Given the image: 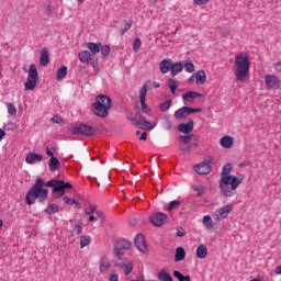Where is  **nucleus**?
<instances>
[{
    "label": "nucleus",
    "mask_w": 281,
    "mask_h": 281,
    "mask_svg": "<svg viewBox=\"0 0 281 281\" xmlns=\"http://www.w3.org/2000/svg\"><path fill=\"white\" fill-rule=\"evenodd\" d=\"M82 227H83L82 222H79L75 226V228L72 229L71 235L72 236H80V234H82Z\"/></svg>",
    "instance_id": "nucleus-41"
},
{
    "label": "nucleus",
    "mask_w": 281,
    "mask_h": 281,
    "mask_svg": "<svg viewBox=\"0 0 281 281\" xmlns=\"http://www.w3.org/2000/svg\"><path fill=\"white\" fill-rule=\"evenodd\" d=\"M69 131L72 135H85L86 137H92L95 134V128L85 123L71 125Z\"/></svg>",
    "instance_id": "nucleus-5"
},
{
    "label": "nucleus",
    "mask_w": 281,
    "mask_h": 281,
    "mask_svg": "<svg viewBox=\"0 0 281 281\" xmlns=\"http://www.w3.org/2000/svg\"><path fill=\"white\" fill-rule=\"evenodd\" d=\"M98 210V205L95 204H90L88 209H86L85 213L88 215V216H92L93 213Z\"/></svg>",
    "instance_id": "nucleus-49"
},
{
    "label": "nucleus",
    "mask_w": 281,
    "mask_h": 281,
    "mask_svg": "<svg viewBox=\"0 0 281 281\" xmlns=\"http://www.w3.org/2000/svg\"><path fill=\"white\" fill-rule=\"evenodd\" d=\"M97 104H101L108 109H111V97L106 94H99L94 101Z\"/></svg>",
    "instance_id": "nucleus-18"
},
{
    "label": "nucleus",
    "mask_w": 281,
    "mask_h": 281,
    "mask_svg": "<svg viewBox=\"0 0 281 281\" xmlns=\"http://www.w3.org/2000/svg\"><path fill=\"white\" fill-rule=\"evenodd\" d=\"M78 56L80 63H86V65L91 63V53H89V50H80Z\"/></svg>",
    "instance_id": "nucleus-26"
},
{
    "label": "nucleus",
    "mask_w": 281,
    "mask_h": 281,
    "mask_svg": "<svg viewBox=\"0 0 281 281\" xmlns=\"http://www.w3.org/2000/svg\"><path fill=\"white\" fill-rule=\"evenodd\" d=\"M181 260H186V249L178 247L175 254V262H181Z\"/></svg>",
    "instance_id": "nucleus-29"
},
{
    "label": "nucleus",
    "mask_w": 281,
    "mask_h": 281,
    "mask_svg": "<svg viewBox=\"0 0 281 281\" xmlns=\"http://www.w3.org/2000/svg\"><path fill=\"white\" fill-rule=\"evenodd\" d=\"M64 202L66 203V205H75L77 210H80V202H78V200L74 198H69L66 195L64 196Z\"/></svg>",
    "instance_id": "nucleus-34"
},
{
    "label": "nucleus",
    "mask_w": 281,
    "mask_h": 281,
    "mask_svg": "<svg viewBox=\"0 0 281 281\" xmlns=\"http://www.w3.org/2000/svg\"><path fill=\"white\" fill-rule=\"evenodd\" d=\"M205 80H207V76L204 70H199L195 74V82L196 85H205Z\"/></svg>",
    "instance_id": "nucleus-31"
},
{
    "label": "nucleus",
    "mask_w": 281,
    "mask_h": 281,
    "mask_svg": "<svg viewBox=\"0 0 281 281\" xmlns=\"http://www.w3.org/2000/svg\"><path fill=\"white\" fill-rule=\"evenodd\" d=\"M173 278H177L179 281H192V278L190 276H183L179 270L173 271Z\"/></svg>",
    "instance_id": "nucleus-36"
},
{
    "label": "nucleus",
    "mask_w": 281,
    "mask_h": 281,
    "mask_svg": "<svg viewBox=\"0 0 281 281\" xmlns=\"http://www.w3.org/2000/svg\"><path fill=\"white\" fill-rule=\"evenodd\" d=\"M176 236H178V238H183V236H186V232L184 231H178L176 233Z\"/></svg>",
    "instance_id": "nucleus-60"
},
{
    "label": "nucleus",
    "mask_w": 281,
    "mask_h": 281,
    "mask_svg": "<svg viewBox=\"0 0 281 281\" xmlns=\"http://www.w3.org/2000/svg\"><path fill=\"white\" fill-rule=\"evenodd\" d=\"M131 27H133V21H125V26L120 30L121 36H124Z\"/></svg>",
    "instance_id": "nucleus-42"
},
{
    "label": "nucleus",
    "mask_w": 281,
    "mask_h": 281,
    "mask_svg": "<svg viewBox=\"0 0 281 281\" xmlns=\"http://www.w3.org/2000/svg\"><path fill=\"white\" fill-rule=\"evenodd\" d=\"M196 256L200 258V260H203L207 257V246L204 244H201L196 248Z\"/></svg>",
    "instance_id": "nucleus-25"
},
{
    "label": "nucleus",
    "mask_w": 281,
    "mask_h": 281,
    "mask_svg": "<svg viewBox=\"0 0 281 281\" xmlns=\"http://www.w3.org/2000/svg\"><path fill=\"white\" fill-rule=\"evenodd\" d=\"M97 218H104V212L98 211L97 212Z\"/></svg>",
    "instance_id": "nucleus-61"
},
{
    "label": "nucleus",
    "mask_w": 281,
    "mask_h": 281,
    "mask_svg": "<svg viewBox=\"0 0 281 281\" xmlns=\"http://www.w3.org/2000/svg\"><path fill=\"white\" fill-rule=\"evenodd\" d=\"M127 120L137 128H142V131H153V128H155V126L150 125V122L146 120V116H143L139 112L134 116L128 115Z\"/></svg>",
    "instance_id": "nucleus-4"
},
{
    "label": "nucleus",
    "mask_w": 281,
    "mask_h": 281,
    "mask_svg": "<svg viewBox=\"0 0 281 281\" xmlns=\"http://www.w3.org/2000/svg\"><path fill=\"white\" fill-rule=\"evenodd\" d=\"M50 122H53V124H63V116H58V115L53 116L50 119Z\"/></svg>",
    "instance_id": "nucleus-55"
},
{
    "label": "nucleus",
    "mask_w": 281,
    "mask_h": 281,
    "mask_svg": "<svg viewBox=\"0 0 281 281\" xmlns=\"http://www.w3.org/2000/svg\"><path fill=\"white\" fill-rule=\"evenodd\" d=\"M179 142L182 144V145H190V142H192V135H187V136H179Z\"/></svg>",
    "instance_id": "nucleus-45"
},
{
    "label": "nucleus",
    "mask_w": 281,
    "mask_h": 281,
    "mask_svg": "<svg viewBox=\"0 0 281 281\" xmlns=\"http://www.w3.org/2000/svg\"><path fill=\"white\" fill-rule=\"evenodd\" d=\"M183 69H186V71L188 74H192V71H194V64L193 63H186L183 66Z\"/></svg>",
    "instance_id": "nucleus-52"
},
{
    "label": "nucleus",
    "mask_w": 281,
    "mask_h": 281,
    "mask_svg": "<svg viewBox=\"0 0 281 281\" xmlns=\"http://www.w3.org/2000/svg\"><path fill=\"white\" fill-rule=\"evenodd\" d=\"M56 78H57V80H65V78H67V66H61L57 70Z\"/></svg>",
    "instance_id": "nucleus-35"
},
{
    "label": "nucleus",
    "mask_w": 281,
    "mask_h": 281,
    "mask_svg": "<svg viewBox=\"0 0 281 281\" xmlns=\"http://www.w3.org/2000/svg\"><path fill=\"white\" fill-rule=\"evenodd\" d=\"M142 47V40L139 37H136L133 43V50L139 52V48Z\"/></svg>",
    "instance_id": "nucleus-50"
},
{
    "label": "nucleus",
    "mask_w": 281,
    "mask_h": 281,
    "mask_svg": "<svg viewBox=\"0 0 281 281\" xmlns=\"http://www.w3.org/2000/svg\"><path fill=\"white\" fill-rule=\"evenodd\" d=\"M110 108H105V105H102L101 103H92L91 104V111L97 115L98 117H106L109 115Z\"/></svg>",
    "instance_id": "nucleus-10"
},
{
    "label": "nucleus",
    "mask_w": 281,
    "mask_h": 281,
    "mask_svg": "<svg viewBox=\"0 0 281 281\" xmlns=\"http://www.w3.org/2000/svg\"><path fill=\"white\" fill-rule=\"evenodd\" d=\"M179 150H181V153H190V150H192V146L191 145H183V144H180L179 145Z\"/></svg>",
    "instance_id": "nucleus-53"
},
{
    "label": "nucleus",
    "mask_w": 281,
    "mask_h": 281,
    "mask_svg": "<svg viewBox=\"0 0 281 281\" xmlns=\"http://www.w3.org/2000/svg\"><path fill=\"white\" fill-rule=\"evenodd\" d=\"M149 221H150V223H153V225L155 227H161V225H164V223H166V221H168V215L165 213L158 212V213L150 215Z\"/></svg>",
    "instance_id": "nucleus-11"
},
{
    "label": "nucleus",
    "mask_w": 281,
    "mask_h": 281,
    "mask_svg": "<svg viewBox=\"0 0 281 281\" xmlns=\"http://www.w3.org/2000/svg\"><path fill=\"white\" fill-rule=\"evenodd\" d=\"M99 271L100 273H106L109 269H111V262H109V259L106 257H102L99 262Z\"/></svg>",
    "instance_id": "nucleus-21"
},
{
    "label": "nucleus",
    "mask_w": 281,
    "mask_h": 281,
    "mask_svg": "<svg viewBox=\"0 0 281 281\" xmlns=\"http://www.w3.org/2000/svg\"><path fill=\"white\" fill-rule=\"evenodd\" d=\"M232 172V164H226L222 168V177L220 179V189L223 196L229 198L236 194L238 186L243 183V177L228 176Z\"/></svg>",
    "instance_id": "nucleus-2"
},
{
    "label": "nucleus",
    "mask_w": 281,
    "mask_h": 281,
    "mask_svg": "<svg viewBox=\"0 0 281 281\" xmlns=\"http://www.w3.org/2000/svg\"><path fill=\"white\" fill-rule=\"evenodd\" d=\"M201 95L202 94L200 92L189 91V92L182 94V100H184V102H190V100L201 98Z\"/></svg>",
    "instance_id": "nucleus-30"
},
{
    "label": "nucleus",
    "mask_w": 281,
    "mask_h": 281,
    "mask_svg": "<svg viewBox=\"0 0 281 281\" xmlns=\"http://www.w3.org/2000/svg\"><path fill=\"white\" fill-rule=\"evenodd\" d=\"M210 0H193V3L195 5H205V3H209Z\"/></svg>",
    "instance_id": "nucleus-56"
},
{
    "label": "nucleus",
    "mask_w": 281,
    "mask_h": 281,
    "mask_svg": "<svg viewBox=\"0 0 281 281\" xmlns=\"http://www.w3.org/2000/svg\"><path fill=\"white\" fill-rule=\"evenodd\" d=\"M273 68L276 69V71H278L279 74H281V61H277L273 64Z\"/></svg>",
    "instance_id": "nucleus-58"
},
{
    "label": "nucleus",
    "mask_w": 281,
    "mask_h": 281,
    "mask_svg": "<svg viewBox=\"0 0 281 281\" xmlns=\"http://www.w3.org/2000/svg\"><path fill=\"white\" fill-rule=\"evenodd\" d=\"M160 71L161 74H168V71L170 70L171 71V68H172V59H164L160 61Z\"/></svg>",
    "instance_id": "nucleus-20"
},
{
    "label": "nucleus",
    "mask_w": 281,
    "mask_h": 281,
    "mask_svg": "<svg viewBox=\"0 0 281 281\" xmlns=\"http://www.w3.org/2000/svg\"><path fill=\"white\" fill-rule=\"evenodd\" d=\"M109 281H120V276H117V273H112L109 277Z\"/></svg>",
    "instance_id": "nucleus-57"
},
{
    "label": "nucleus",
    "mask_w": 281,
    "mask_h": 281,
    "mask_svg": "<svg viewBox=\"0 0 281 281\" xmlns=\"http://www.w3.org/2000/svg\"><path fill=\"white\" fill-rule=\"evenodd\" d=\"M235 80L236 82H243L249 76V57L247 53L241 52L235 57Z\"/></svg>",
    "instance_id": "nucleus-3"
},
{
    "label": "nucleus",
    "mask_w": 281,
    "mask_h": 281,
    "mask_svg": "<svg viewBox=\"0 0 281 281\" xmlns=\"http://www.w3.org/2000/svg\"><path fill=\"white\" fill-rule=\"evenodd\" d=\"M265 85L267 89L278 91V89H280L281 81L278 76L268 74L265 76Z\"/></svg>",
    "instance_id": "nucleus-9"
},
{
    "label": "nucleus",
    "mask_w": 281,
    "mask_h": 281,
    "mask_svg": "<svg viewBox=\"0 0 281 281\" xmlns=\"http://www.w3.org/2000/svg\"><path fill=\"white\" fill-rule=\"evenodd\" d=\"M27 78L31 80H38V70L36 69V64H31Z\"/></svg>",
    "instance_id": "nucleus-28"
},
{
    "label": "nucleus",
    "mask_w": 281,
    "mask_h": 281,
    "mask_svg": "<svg viewBox=\"0 0 281 281\" xmlns=\"http://www.w3.org/2000/svg\"><path fill=\"white\" fill-rule=\"evenodd\" d=\"M5 137V131L0 128V142Z\"/></svg>",
    "instance_id": "nucleus-64"
},
{
    "label": "nucleus",
    "mask_w": 281,
    "mask_h": 281,
    "mask_svg": "<svg viewBox=\"0 0 281 281\" xmlns=\"http://www.w3.org/2000/svg\"><path fill=\"white\" fill-rule=\"evenodd\" d=\"M25 161L30 165L41 164V161H43V156L41 154L29 153L25 157Z\"/></svg>",
    "instance_id": "nucleus-17"
},
{
    "label": "nucleus",
    "mask_w": 281,
    "mask_h": 281,
    "mask_svg": "<svg viewBox=\"0 0 281 281\" xmlns=\"http://www.w3.org/2000/svg\"><path fill=\"white\" fill-rule=\"evenodd\" d=\"M192 188L194 192H198V196H202L203 194H205V187L198 184V186H193Z\"/></svg>",
    "instance_id": "nucleus-46"
},
{
    "label": "nucleus",
    "mask_w": 281,
    "mask_h": 281,
    "mask_svg": "<svg viewBox=\"0 0 281 281\" xmlns=\"http://www.w3.org/2000/svg\"><path fill=\"white\" fill-rule=\"evenodd\" d=\"M168 87H169L171 93H176V92H177V89H178V87H179V83H177V80L170 78V79L168 80Z\"/></svg>",
    "instance_id": "nucleus-38"
},
{
    "label": "nucleus",
    "mask_w": 281,
    "mask_h": 281,
    "mask_svg": "<svg viewBox=\"0 0 281 281\" xmlns=\"http://www.w3.org/2000/svg\"><path fill=\"white\" fill-rule=\"evenodd\" d=\"M91 244V237L90 236H82L80 239V248L85 249V247L89 246Z\"/></svg>",
    "instance_id": "nucleus-39"
},
{
    "label": "nucleus",
    "mask_w": 281,
    "mask_h": 281,
    "mask_svg": "<svg viewBox=\"0 0 281 281\" xmlns=\"http://www.w3.org/2000/svg\"><path fill=\"white\" fill-rule=\"evenodd\" d=\"M162 126H164L165 131H171L172 130V122L170 120H166L162 123Z\"/></svg>",
    "instance_id": "nucleus-54"
},
{
    "label": "nucleus",
    "mask_w": 281,
    "mask_h": 281,
    "mask_svg": "<svg viewBox=\"0 0 281 281\" xmlns=\"http://www.w3.org/2000/svg\"><path fill=\"white\" fill-rule=\"evenodd\" d=\"M46 155H48V157H54V151L49 150V147L46 148Z\"/></svg>",
    "instance_id": "nucleus-63"
},
{
    "label": "nucleus",
    "mask_w": 281,
    "mask_h": 281,
    "mask_svg": "<svg viewBox=\"0 0 281 281\" xmlns=\"http://www.w3.org/2000/svg\"><path fill=\"white\" fill-rule=\"evenodd\" d=\"M274 273L281 276V265L276 268Z\"/></svg>",
    "instance_id": "nucleus-62"
},
{
    "label": "nucleus",
    "mask_w": 281,
    "mask_h": 281,
    "mask_svg": "<svg viewBox=\"0 0 281 281\" xmlns=\"http://www.w3.org/2000/svg\"><path fill=\"white\" fill-rule=\"evenodd\" d=\"M9 115H16V106L12 103H7Z\"/></svg>",
    "instance_id": "nucleus-51"
},
{
    "label": "nucleus",
    "mask_w": 281,
    "mask_h": 281,
    "mask_svg": "<svg viewBox=\"0 0 281 281\" xmlns=\"http://www.w3.org/2000/svg\"><path fill=\"white\" fill-rule=\"evenodd\" d=\"M172 106V100H167L164 103H160L159 109L160 111H168Z\"/></svg>",
    "instance_id": "nucleus-48"
},
{
    "label": "nucleus",
    "mask_w": 281,
    "mask_h": 281,
    "mask_svg": "<svg viewBox=\"0 0 281 281\" xmlns=\"http://www.w3.org/2000/svg\"><path fill=\"white\" fill-rule=\"evenodd\" d=\"M203 225H204V227H206V229H212V227H214V224L212 222V216L204 215L203 216Z\"/></svg>",
    "instance_id": "nucleus-37"
},
{
    "label": "nucleus",
    "mask_w": 281,
    "mask_h": 281,
    "mask_svg": "<svg viewBox=\"0 0 281 281\" xmlns=\"http://www.w3.org/2000/svg\"><path fill=\"white\" fill-rule=\"evenodd\" d=\"M147 137H148V133L143 132L139 139H140V142H146Z\"/></svg>",
    "instance_id": "nucleus-59"
},
{
    "label": "nucleus",
    "mask_w": 281,
    "mask_h": 281,
    "mask_svg": "<svg viewBox=\"0 0 281 281\" xmlns=\"http://www.w3.org/2000/svg\"><path fill=\"white\" fill-rule=\"evenodd\" d=\"M202 111L201 108L182 106L175 112V117L176 120H186L191 113H201Z\"/></svg>",
    "instance_id": "nucleus-8"
},
{
    "label": "nucleus",
    "mask_w": 281,
    "mask_h": 281,
    "mask_svg": "<svg viewBox=\"0 0 281 281\" xmlns=\"http://www.w3.org/2000/svg\"><path fill=\"white\" fill-rule=\"evenodd\" d=\"M48 168L50 172H56V170L60 169V160L56 157H52L48 162Z\"/></svg>",
    "instance_id": "nucleus-23"
},
{
    "label": "nucleus",
    "mask_w": 281,
    "mask_h": 281,
    "mask_svg": "<svg viewBox=\"0 0 281 281\" xmlns=\"http://www.w3.org/2000/svg\"><path fill=\"white\" fill-rule=\"evenodd\" d=\"M88 49L90 50V53L95 56V54H100V49L102 47V43H93V42H89L87 44Z\"/></svg>",
    "instance_id": "nucleus-22"
},
{
    "label": "nucleus",
    "mask_w": 281,
    "mask_h": 281,
    "mask_svg": "<svg viewBox=\"0 0 281 281\" xmlns=\"http://www.w3.org/2000/svg\"><path fill=\"white\" fill-rule=\"evenodd\" d=\"M71 188H74L71 183L64 181L58 187L53 189L54 199H60V196H65V190H71Z\"/></svg>",
    "instance_id": "nucleus-12"
},
{
    "label": "nucleus",
    "mask_w": 281,
    "mask_h": 281,
    "mask_svg": "<svg viewBox=\"0 0 281 281\" xmlns=\"http://www.w3.org/2000/svg\"><path fill=\"white\" fill-rule=\"evenodd\" d=\"M132 244L127 239L120 238L116 240V244L114 246V256L119 258V260L122 259V256H124V251L131 249Z\"/></svg>",
    "instance_id": "nucleus-6"
},
{
    "label": "nucleus",
    "mask_w": 281,
    "mask_h": 281,
    "mask_svg": "<svg viewBox=\"0 0 281 281\" xmlns=\"http://www.w3.org/2000/svg\"><path fill=\"white\" fill-rule=\"evenodd\" d=\"M146 93H148V86L144 83V86L139 90V100H140V106H142L143 113L148 114L150 113V108L146 105Z\"/></svg>",
    "instance_id": "nucleus-13"
},
{
    "label": "nucleus",
    "mask_w": 281,
    "mask_h": 281,
    "mask_svg": "<svg viewBox=\"0 0 281 281\" xmlns=\"http://www.w3.org/2000/svg\"><path fill=\"white\" fill-rule=\"evenodd\" d=\"M158 280L160 281H172V276L166 271V269H162L158 272Z\"/></svg>",
    "instance_id": "nucleus-33"
},
{
    "label": "nucleus",
    "mask_w": 281,
    "mask_h": 281,
    "mask_svg": "<svg viewBox=\"0 0 281 281\" xmlns=\"http://www.w3.org/2000/svg\"><path fill=\"white\" fill-rule=\"evenodd\" d=\"M134 244H135V247H137V249L142 251V254H148V246L146 245V240L144 239L143 234L138 233L136 235L134 239Z\"/></svg>",
    "instance_id": "nucleus-14"
},
{
    "label": "nucleus",
    "mask_w": 281,
    "mask_h": 281,
    "mask_svg": "<svg viewBox=\"0 0 281 281\" xmlns=\"http://www.w3.org/2000/svg\"><path fill=\"white\" fill-rule=\"evenodd\" d=\"M234 210V204H226L220 209H217L214 213H213V218L214 221H217L218 223L221 221H225V218H227V216H229V213Z\"/></svg>",
    "instance_id": "nucleus-7"
},
{
    "label": "nucleus",
    "mask_w": 281,
    "mask_h": 281,
    "mask_svg": "<svg viewBox=\"0 0 281 281\" xmlns=\"http://www.w3.org/2000/svg\"><path fill=\"white\" fill-rule=\"evenodd\" d=\"M171 76H178L179 74H181V71H183V64H181V61L178 63H172L171 64Z\"/></svg>",
    "instance_id": "nucleus-27"
},
{
    "label": "nucleus",
    "mask_w": 281,
    "mask_h": 281,
    "mask_svg": "<svg viewBox=\"0 0 281 281\" xmlns=\"http://www.w3.org/2000/svg\"><path fill=\"white\" fill-rule=\"evenodd\" d=\"M181 205V202H179L178 200H173L169 203L167 210L169 212H172V210H177V207H179Z\"/></svg>",
    "instance_id": "nucleus-47"
},
{
    "label": "nucleus",
    "mask_w": 281,
    "mask_h": 281,
    "mask_svg": "<svg viewBox=\"0 0 281 281\" xmlns=\"http://www.w3.org/2000/svg\"><path fill=\"white\" fill-rule=\"evenodd\" d=\"M193 168L198 175H210V172H212V166H210V164H207L206 161L200 162Z\"/></svg>",
    "instance_id": "nucleus-16"
},
{
    "label": "nucleus",
    "mask_w": 281,
    "mask_h": 281,
    "mask_svg": "<svg viewBox=\"0 0 281 281\" xmlns=\"http://www.w3.org/2000/svg\"><path fill=\"white\" fill-rule=\"evenodd\" d=\"M40 65L41 67H47L49 65V50L47 48L41 50Z\"/></svg>",
    "instance_id": "nucleus-19"
},
{
    "label": "nucleus",
    "mask_w": 281,
    "mask_h": 281,
    "mask_svg": "<svg viewBox=\"0 0 281 281\" xmlns=\"http://www.w3.org/2000/svg\"><path fill=\"white\" fill-rule=\"evenodd\" d=\"M220 144L222 148H232L234 146V138L231 136H223Z\"/></svg>",
    "instance_id": "nucleus-24"
},
{
    "label": "nucleus",
    "mask_w": 281,
    "mask_h": 281,
    "mask_svg": "<svg viewBox=\"0 0 281 281\" xmlns=\"http://www.w3.org/2000/svg\"><path fill=\"white\" fill-rule=\"evenodd\" d=\"M121 269L124 271L125 276H130V273L133 271V263H123Z\"/></svg>",
    "instance_id": "nucleus-43"
},
{
    "label": "nucleus",
    "mask_w": 281,
    "mask_h": 281,
    "mask_svg": "<svg viewBox=\"0 0 281 281\" xmlns=\"http://www.w3.org/2000/svg\"><path fill=\"white\" fill-rule=\"evenodd\" d=\"M179 133H183L184 135H190L192 131H194V121L189 119L187 123H180L178 125Z\"/></svg>",
    "instance_id": "nucleus-15"
},
{
    "label": "nucleus",
    "mask_w": 281,
    "mask_h": 281,
    "mask_svg": "<svg viewBox=\"0 0 281 281\" xmlns=\"http://www.w3.org/2000/svg\"><path fill=\"white\" fill-rule=\"evenodd\" d=\"M63 182L64 180H56V179H52L45 182L43 178L41 177L37 178L35 180V183L26 193V196H25L26 205H34L36 203V199H38L40 203H45V201H47L49 190L43 189V187L45 186L46 188H53L54 190L55 188H58V186Z\"/></svg>",
    "instance_id": "nucleus-1"
},
{
    "label": "nucleus",
    "mask_w": 281,
    "mask_h": 281,
    "mask_svg": "<svg viewBox=\"0 0 281 281\" xmlns=\"http://www.w3.org/2000/svg\"><path fill=\"white\" fill-rule=\"evenodd\" d=\"M38 80L27 78L26 82L24 83L25 91H34L36 89Z\"/></svg>",
    "instance_id": "nucleus-32"
},
{
    "label": "nucleus",
    "mask_w": 281,
    "mask_h": 281,
    "mask_svg": "<svg viewBox=\"0 0 281 281\" xmlns=\"http://www.w3.org/2000/svg\"><path fill=\"white\" fill-rule=\"evenodd\" d=\"M46 214H56V212H58V205L57 204H49L46 209H45Z\"/></svg>",
    "instance_id": "nucleus-44"
},
{
    "label": "nucleus",
    "mask_w": 281,
    "mask_h": 281,
    "mask_svg": "<svg viewBox=\"0 0 281 281\" xmlns=\"http://www.w3.org/2000/svg\"><path fill=\"white\" fill-rule=\"evenodd\" d=\"M100 52H101L103 58H108V57H109V54H111V46H109V45H102V44H101Z\"/></svg>",
    "instance_id": "nucleus-40"
}]
</instances>
